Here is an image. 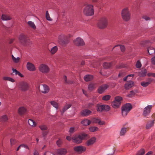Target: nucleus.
Returning <instances> with one entry per match:
<instances>
[{"mask_svg": "<svg viewBox=\"0 0 155 155\" xmlns=\"http://www.w3.org/2000/svg\"><path fill=\"white\" fill-rule=\"evenodd\" d=\"M89 138V137L87 134L83 133L80 135H76L72 138L73 142L78 144L81 143L83 140H87Z\"/></svg>", "mask_w": 155, "mask_h": 155, "instance_id": "obj_1", "label": "nucleus"}, {"mask_svg": "<svg viewBox=\"0 0 155 155\" xmlns=\"http://www.w3.org/2000/svg\"><path fill=\"white\" fill-rule=\"evenodd\" d=\"M58 41L62 46H65L68 43V38L67 35L63 34L59 35Z\"/></svg>", "mask_w": 155, "mask_h": 155, "instance_id": "obj_2", "label": "nucleus"}, {"mask_svg": "<svg viewBox=\"0 0 155 155\" xmlns=\"http://www.w3.org/2000/svg\"><path fill=\"white\" fill-rule=\"evenodd\" d=\"M132 108L131 105L130 103H127L122 107V113L123 116H126Z\"/></svg>", "mask_w": 155, "mask_h": 155, "instance_id": "obj_3", "label": "nucleus"}, {"mask_svg": "<svg viewBox=\"0 0 155 155\" xmlns=\"http://www.w3.org/2000/svg\"><path fill=\"white\" fill-rule=\"evenodd\" d=\"M121 15L123 19L125 21H128L130 19V14L127 8H124L122 10Z\"/></svg>", "mask_w": 155, "mask_h": 155, "instance_id": "obj_4", "label": "nucleus"}, {"mask_svg": "<svg viewBox=\"0 0 155 155\" xmlns=\"http://www.w3.org/2000/svg\"><path fill=\"white\" fill-rule=\"evenodd\" d=\"M92 5H89L86 6L84 10V14L87 16L93 15L94 14V10Z\"/></svg>", "mask_w": 155, "mask_h": 155, "instance_id": "obj_5", "label": "nucleus"}, {"mask_svg": "<svg viewBox=\"0 0 155 155\" xmlns=\"http://www.w3.org/2000/svg\"><path fill=\"white\" fill-rule=\"evenodd\" d=\"M108 24V20L106 18H103L99 21L97 25L101 29H104L106 28Z\"/></svg>", "mask_w": 155, "mask_h": 155, "instance_id": "obj_6", "label": "nucleus"}, {"mask_svg": "<svg viewBox=\"0 0 155 155\" xmlns=\"http://www.w3.org/2000/svg\"><path fill=\"white\" fill-rule=\"evenodd\" d=\"M122 100V98L120 97H116L115 98V100L112 103V107L115 108L119 107L120 105Z\"/></svg>", "mask_w": 155, "mask_h": 155, "instance_id": "obj_7", "label": "nucleus"}, {"mask_svg": "<svg viewBox=\"0 0 155 155\" xmlns=\"http://www.w3.org/2000/svg\"><path fill=\"white\" fill-rule=\"evenodd\" d=\"M19 39L20 42L24 45H28L30 43L27 36L23 34L20 35Z\"/></svg>", "mask_w": 155, "mask_h": 155, "instance_id": "obj_8", "label": "nucleus"}, {"mask_svg": "<svg viewBox=\"0 0 155 155\" xmlns=\"http://www.w3.org/2000/svg\"><path fill=\"white\" fill-rule=\"evenodd\" d=\"M38 68L39 71L43 73H47L49 71V68L48 66L44 64H40Z\"/></svg>", "mask_w": 155, "mask_h": 155, "instance_id": "obj_9", "label": "nucleus"}, {"mask_svg": "<svg viewBox=\"0 0 155 155\" xmlns=\"http://www.w3.org/2000/svg\"><path fill=\"white\" fill-rule=\"evenodd\" d=\"M97 110L99 112H102L104 110L109 111L110 109V107L107 105H98Z\"/></svg>", "mask_w": 155, "mask_h": 155, "instance_id": "obj_10", "label": "nucleus"}, {"mask_svg": "<svg viewBox=\"0 0 155 155\" xmlns=\"http://www.w3.org/2000/svg\"><path fill=\"white\" fill-rule=\"evenodd\" d=\"M38 89L40 91L44 93H47L49 91L48 87L45 84L40 85Z\"/></svg>", "mask_w": 155, "mask_h": 155, "instance_id": "obj_11", "label": "nucleus"}, {"mask_svg": "<svg viewBox=\"0 0 155 155\" xmlns=\"http://www.w3.org/2000/svg\"><path fill=\"white\" fill-rule=\"evenodd\" d=\"M19 87L22 91H27L28 90L29 88V86L27 83L23 81L20 83Z\"/></svg>", "mask_w": 155, "mask_h": 155, "instance_id": "obj_12", "label": "nucleus"}, {"mask_svg": "<svg viewBox=\"0 0 155 155\" xmlns=\"http://www.w3.org/2000/svg\"><path fill=\"white\" fill-rule=\"evenodd\" d=\"M152 106V105H149L145 107L143 110V115L145 117H147L149 115L150 111Z\"/></svg>", "mask_w": 155, "mask_h": 155, "instance_id": "obj_13", "label": "nucleus"}, {"mask_svg": "<svg viewBox=\"0 0 155 155\" xmlns=\"http://www.w3.org/2000/svg\"><path fill=\"white\" fill-rule=\"evenodd\" d=\"M74 44L77 46H82L84 45V42L82 39L80 38H78L74 41Z\"/></svg>", "mask_w": 155, "mask_h": 155, "instance_id": "obj_14", "label": "nucleus"}, {"mask_svg": "<svg viewBox=\"0 0 155 155\" xmlns=\"http://www.w3.org/2000/svg\"><path fill=\"white\" fill-rule=\"evenodd\" d=\"M129 128L127 126L124 125L121 128L120 135V136H123L125 135L127 132L129 130Z\"/></svg>", "mask_w": 155, "mask_h": 155, "instance_id": "obj_15", "label": "nucleus"}, {"mask_svg": "<svg viewBox=\"0 0 155 155\" xmlns=\"http://www.w3.org/2000/svg\"><path fill=\"white\" fill-rule=\"evenodd\" d=\"M74 149L75 151L79 153H82L86 150V148L82 146L75 147L74 148Z\"/></svg>", "mask_w": 155, "mask_h": 155, "instance_id": "obj_16", "label": "nucleus"}, {"mask_svg": "<svg viewBox=\"0 0 155 155\" xmlns=\"http://www.w3.org/2000/svg\"><path fill=\"white\" fill-rule=\"evenodd\" d=\"M109 87V86L106 84L102 85L99 87L97 91L99 94H102Z\"/></svg>", "mask_w": 155, "mask_h": 155, "instance_id": "obj_17", "label": "nucleus"}, {"mask_svg": "<svg viewBox=\"0 0 155 155\" xmlns=\"http://www.w3.org/2000/svg\"><path fill=\"white\" fill-rule=\"evenodd\" d=\"M96 138L95 137H93L86 142L85 143V145L87 146H91L96 142Z\"/></svg>", "mask_w": 155, "mask_h": 155, "instance_id": "obj_18", "label": "nucleus"}, {"mask_svg": "<svg viewBox=\"0 0 155 155\" xmlns=\"http://www.w3.org/2000/svg\"><path fill=\"white\" fill-rule=\"evenodd\" d=\"M92 122L93 123H97L100 125H103L105 124V122L101 121L100 119L97 118H93L91 120Z\"/></svg>", "mask_w": 155, "mask_h": 155, "instance_id": "obj_19", "label": "nucleus"}, {"mask_svg": "<svg viewBox=\"0 0 155 155\" xmlns=\"http://www.w3.org/2000/svg\"><path fill=\"white\" fill-rule=\"evenodd\" d=\"M67 153L66 149L64 148L58 149L57 151V153L58 155H65Z\"/></svg>", "mask_w": 155, "mask_h": 155, "instance_id": "obj_20", "label": "nucleus"}, {"mask_svg": "<svg viewBox=\"0 0 155 155\" xmlns=\"http://www.w3.org/2000/svg\"><path fill=\"white\" fill-rule=\"evenodd\" d=\"M92 113L91 111L88 109H85L81 111V115L83 116H87L90 115Z\"/></svg>", "mask_w": 155, "mask_h": 155, "instance_id": "obj_21", "label": "nucleus"}, {"mask_svg": "<svg viewBox=\"0 0 155 155\" xmlns=\"http://www.w3.org/2000/svg\"><path fill=\"white\" fill-rule=\"evenodd\" d=\"M27 67L28 70L30 71H34L35 70V68L34 65L30 62L27 63Z\"/></svg>", "mask_w": 155, "mask_h": 155, "instance_id": "obj_22", "label": "nucleus"}, {"mask_svg": "<svg viewBox=\"0 0 155 155\" xmlns=\"http://www.w3.org/2000/svg\"><path fill=\"white\" fill-rule=\"evenodd\" d=\"M134 82L132 81H129L127 82L124 85V88L126 90H128L133 85Z\"/></svg>", "mask_w": 155, "mask_h": 155, "instance_id": "obj_23", "label": "nucleus"}, {"mask_svg": "<svg viewBox=\"0 0 155 155\" xmlns=\"http://www.w3.org/2000/svg\"><path fill=\"white\" fill-rule=\"evenodd\" d=\"M26 111V109L23 107H20L18 110V114L21 115H23Z\"/></svg>", "mask_w": 155, "mask_h": 155, "instance_id": "obj_24", "label": "nucleus"}, {"mask_svg": "<svg viewBox=\"0 0 155 155\" xmlns=\"http://www.w3.org/2000/svg\"><path fill=\"white\" fill-rule=\"evenodd\" d=\"M155 120L149 121L147 123L146 128L147 129H149L152 127L154 124Z\"/></svg>", "mask_w": 155, "mask_h": 155, "instance_id": "obj_25", "label": "nucleus"}, {"mask_svg": "<svg viewBox=\"0 0 155 155\" xmlns=\"http://www.w3.org/2000/svg\"><path fill=\"white\" fill-rule=\"evenodd\" d=\"M93 76L91 75H87L85 76L84 77V80L86 81H88L93 79Z\"/></svg>", "mask_w": 155, "mask_h": 155, "instance_id": "obj_26", "label": "nucleus"}, {"mask_svg": "<svg viewBox=\"0 0 155 155\" xmlns=\"http://www.w3.org/2000/svg\"><path fill=\"white\" fill-rule=\"evenodd\" d=\"M148 52L149 54L151 55L155 53V50L154 48L152 47H150L147 49Z\"/></svg>", "mask_w": 155, "mask_h": 155, "instance_id": "obj_27", "label": "nucleus"}, {"mask_svg": "<svg viewBox=\"0 0 155 155\" xmlns=\"http://www.w3.org/2000/svg\"><path fill=\"white\" fill-rule=\"evenodd\" d=\"M91 121L87 119H85L81 122V123L84 126L89 125L91 123Z\"/></svg>", "mask_w": 155, "mask_h": 155, "instance_id": "obj_28", "label": "nucleus"}, {"mask_svg": "<svg viewBox=\"0 0 155 155\" xmlns=\"http://www.w3.org/2000/svg\"><path fill=\"white\" fill-rule=\"evenodd\" d=\"M71 106V104H68L64 106L63 108L62 111H61L62 114H63L65 111L70 108Z\"/></svg>", "mask_w": 155, "mask_h": 155, "instance_id": "obj_29", "label": "nucleus"}, {"mask_svg": "<svg viewBox=\"0 0 155 155\" xmlns=\"http://www.w3.org/2000/svg\"><path fill=\"white\" fill-rule=\"evenodd\" d=\"M2 19L3 20H8L11 19V18L8 15L3 14L1 17Z\"/></svg>", "mask_w": 155, "mask_h": 155, "instance_id": "obj_30", "label": "nucleus"}, {"mask_svg": "<svg viewBox=\"0 0 155 155\" xmlns=\"http://www.w3.org/2000/svg\"><path fill=\"white\" fill-rule=\"evenodd\" d=\"M3 79L5 81H8L12 82H15V80L12 78L8 77H4L3 78Z\"/></svg>", "mask_w": 155, "mask_h": 155, "instance_id": "obj_31", "label": "nucleus"}, {"mask_svg": "<svg viewBox=\"0 0 155 155\" xmlns=\"http://www.w3.org/2000/svg\"><path fill=\"white\" fill-rule=\"evenodd\" d=\"M28 124L31 126H35L36 125V123L32 119H29L28 121Z\"/></svg>", "mask_w": 155, "mask_h": 155, "instance_id": "obj_32", "label": "nucleus"}, {"mask_svg": "<svg viewBox=\"0 0 155 155\" xmlns=\"http://www.w3.org/2000/svg\"><path fill=\"white\" fill-rule=\"evenodd\" d=\"M58 49V47L57 46H55L51 48L50 52L52 54H54L57 51Z\"/></svg>", "mask_w": 155, "mask_h": 155, "instance_id": "obj_33", "label": "nucleus"}, {"mask_svg": "<svg viewBox=\"0 0 155 155\" xmlns=\"http://www.w3.org/2000/svg\"><path fill=\"white\" fill-rule=\"evenodd\" d=\"M145 153V150L141 149L138 151L136 155H143Z\"/></svg>", "mask_w": 155, "mask_h": 155, "instance_id": "obj_34", "label": "nucleus"}, {"mask_svg": "<svg viewBox=\"0 0 155 155\" xmlns=\"http://www.w3.org/2000/svg\"><path fill=\"white\" fill-rule=\"evenodd\" d=\"M111 66V63H108L107 62L104 63L103 64V67L104 68H107L110 67Z\"/></svg>", "mask_w": 155, "mask_h": 155, "instance_id": "obj_35", "label": "nucleus"}, {"mask_svg": "<svg viewBox=\"0 0 155 155\" xmlns=\"http://www.w3.org/2000/svg\"><path fill=\"white\" fill-rule=\"evenodd\" d=\"M39 128L42 130H46L48 129V127L47 126L45 125L42 124L39 126Z\"/></svg>", "mask_w": 155, "mask_h": 155, "instance_id": "obj_36", "label": "nucleus"}, {"mask_svg": "<svg viewBox=\"0 0 155 155\" xmlns=\"http://www.w3.org/2000/svg\"><path fill=\"white\" fill-rule=\"evenodd\" d=\"M12 71L13 72L15 73V75H18V76H20L21 77H23V75L21 74L20 72L18 71L16 69L13 68Z\"/></svg>", "mask_w": 155, "mask_h": 155, "instance_id": "obj_37", "label": "nucleus"}, {"mask_svg": "<svg viewBox=\"0 0 155 155\" xmlns=\"http://www.w3.org/2000/svg\"><path fill=\"white\" fill-rule=\"evenodd\" d=\"M51 104L54 107L57 109L58 108V104L56 102L54 101H51Z\"/></svg>", "mask_w": 155, "mask_h": 155, "instance_id": "obj_38", "label": "nucleus"}, {"mask_svg": "<svg viewBox=\"0 0 155 155\" xmlns=\"http://www.w3.org/2000/svg\"><path fill=\"white\" fill-rule=\"evenodd\" d=\"M28 24L33 29H35L36 28V26L33 22L30 21H28Z\"/></svg>", "mask_w": 155, "mask_h": 155, "instance_id": "obj_39", "label": "nucleus"}, {"mask_svg": "<svg viewBox=\"0 0 155 155\" xmlns=\"http://www.w3.org/2000/svg\"><path fill=\"white\" fill-rule=\"evenodd\" d=\"M98 128L96 127H92L89 128V130L90 131L94 132L98 130Z\"/></svg>", "mask_w": 155, "mask_h": 155, "instance_id": "obj_40", "label": "nucleus"}, {"mask_svg": "<svg viewBox=\"0 0 155 155\" xmlns=\"http://www.w3.org/2000/svg\"><path fill=\"white\" fill-rule=\"evenodd\" d=\"M137 91H130V93L128 95V97H132L134 96L136 93H137Z\"/></svg>", "mask_w": 155, "mask_h": 155, "instance_id": "obj_41", "label": "nucleus"}, {"mask_svg": "<svg viewBox=\"0 0 155 155\" xmlns=\"http://www.w3.org/2000/svg\"><path fill=\"white\" fill-rule=\"evenodd\" d=\"M1 120L2 121L4 122H6L8 120V117L6 115H3L1 118Z\"/></svg>", "mask_w": 155, "mask_h": 155, "instance_id": "obj_42", "label": "nucleus"}, {"mask_svg": "<svg viewBox=\"0 0 155 155\" xmlns=\"http://www.w3.org/2000/svg\"><path fill=\"white\" fill-rule=\"evenodd\" d=\"M12 58L13 61L15 63H18L19 61L20 58L17 57V58H15V57L13 55H12Z\"/></svg>", "mask_w": 155, "mask_h": 155, "instance_id": "obj_43", "label": "nucleus"}, {"mask_svg": "<svg viewBox=\"0 0 155 155\" xmlns=\"http://www.w3.org/2000/svg\"><path fill=\"white\" fill-rule=\"evenodd\" d=\"M88 88L89 90L91 91L94 88V84L91 83L88 86Z\"/></svg>", "mask_w": 155, "mask_h": 155, "instance_id": "obj_44", "label": "nucleus"}, {"mask_svg": "<svg viewBox=\"0 0 155 155\" xmlns=\"http://www.w3.org/2000/svg\"><path fill=\"white\" fill-rule=\"evenodd\" d=\"M111 97V96L108 95L104 96L102 97V100L104 101H108L109 100Z\"/></svg>", "mask_w": 155, "mask_h": 155, "instance_id": "obj_45", "label": "nucleus"}, {"mask_svg": "<svg viewBox=\"0 0 155 155\" xmlns=\"http://www.w3.org/2000/svg\"><path fill=\"white\" fill-rule=\"evenodd\" d=\"M46 18L47 20H51V19L49 16V15L48 11H47L46 12Z\"/></svg>", "mask_w": 155, "mask_h": 155, "instance_id": "obj_46", "label": "nucleus"}, {"mask_svg": "<svg viewBox=\"0 0 155 155\" xmlns=\"http://www.w3.org/2000/svg\"><path fill=\"white\" fill-rule=\"evenodd\" d=\"M136 66L137 68H140L141 67V63L138 60L137 61Z\"/></svg>", "mask_w": 155, "mask_h": 155, "instance_id": "obj_47", "label": "nucleus"}, {"mask_svg": "<svg viewBox=\"0 0 155 155\" xmlns=\"http://www.w3.org/2000/svg\"><path fill=\"white\" fill-rule=\"evenodd\" d=\"M154 79L151 78H149L146 80V82H147L148 84H150L153 81Z\"/></svg>", "mask_w": 155, "mask_h": 155, "instance_id": "obj_48", "label": "nucleus"}, {"mask_svg": "<svg viewBox=\"0 0 155 155\" xmlns=\"http://www.w3.org/2000/svg\"><path fill=\"white\" fill-rule=\"evenodd\" d=\"M141 84L142 86L144 87H147L148 85V84L146 81L141 82Z\"/></svg>", "mask_w": 155, "mask_h": 155, "instance_id": "obj_49", "label": "nucleus"}, {"mask_svg": "<svg viewBox=\"0 0 155 155\" xmlns=\"http://www.w3.org/2000/svg\"><path fill=\"white\" fill-rule=\"evenodd\" d=\"M16 142V140L14 139L11 138L10 139V143H11V146H12V145H14L15 143Z\"/></svg>", "mask_w": 155, "mask_h": 155, "instance_id": "obj_50", "label": "nucleus"}, {"mask_svg": "<svg viewBox=\"0 0 155 155\" xmlns=\"http://www.w3.org/2000/svg\"><path fill=\"white\" fill-rule=\"evenodd\" d=\"M147 73V70L146 69H144L141 71V75L142 76H144L146 75Z\"/></svg>", "mask_w": 155, "mask_h": 155, "instance_id": "obj_51", "label": "nucleus"}, {"mask_svg": "<svg viewBox=\"0 0 155 155\" xmlns=\"http://www.w3.org/2000/svg\"><path fill=\"white\" fill-rule=\"evenodd\" d=\"M62 143V140L60 139H59V140L57 141L56 142V143L57 145L59 146L60 147Z\"/></svg>", "mask_w": 155, "mask_h": 155, "instance_id": "obj_52", "label": "nucleus"}, {"mask_svg": "<svg viewBox=\"0 0 155 155\" xmlns=\"http://www.w3.org/2000/svg\"><path fill=\"white\" fill-rule=\"evenodd\" d=\"M75 131L74 127H71L70 129L69 132L70 134H72Z\"/></svg>", "mask_w": 155, "mask_h": 155, "instance_id": "obj_53", "label": "nucleus"}, {"mask_svg": "<svg viewBox=\"0 0 155 155\" xmlns=\"http://www.w3.org/2000/svg\"><path fill=\"white\" fill-rule=\"evenodd\" d=\"M149 42H150V41L149 40H147L146 41H143V42H142L141 43V44L142 45L144 46V45H146L147 43H149Z\"/></svg>", "mask_w": 155, "mask_h": 155, "instance_id": "obj_54", "label": "nucleus"}, {"mask_svg": "<svg viewBox=\"0 0 155 155\" xmlns=\"http://www.w3.org/2000/svg\"><path fill=\"white\" fill-rule=\"evenodd\" d=\"M143 18L146 21H148L150 19V18L147 15H144Z\"/></svg>", "mask_w": 155, "mask_h": 155, "instance_id": "obj_55", "label": "nucleus"}, {"mask_svg": "<svg viewBox=\"0 0 155 155\" xmlns=\"http://www.w3.org/2000/svg\"><path fill=\"white\" fill-rule=\"evenodd\" d=\"M48 131L47 130H45L42 132V135L43 137H45L48 134Z\"/></svg>", "mask_w": 155, "mask_h": 155, "instance_id": "obj_56", "label": "nucleus"}, {"mask_svg": "<svg viewBox=\"0 0 155 155\" xmlns=\"http://www.w3.org/2000/svg\"><path fill=\"white\" fill-rule=\"evenodd\" d=\"M147 75L148 76H153L155 77V73H149L147 74Z\"/></svg>", "mask_w": 155, "mask_h": 155, "instance_id": "obj_57", "label": "nucleus"}, {"mask_svg": "<svg viewBox=\"0 0 155 155\" xmlns=\"http://www.w3.org/2000/svg\"><path fill=\"white\" fill-rule=\"evenodd\" d=\"M119 46H120L121 51L122 52L124 51L125 50L124 46L123 45H119Z\"/></svg>", "mask_w": 155, "mask_h": 155, "instance_id": "obj_58", "label": "nucleus"}, {"mask_svg": "<svg viewBox=\"0 0 155 155\" xmlns=\"http://www.w3.org/2000/svg\"><path fill=\"white\" fill-rule=\"evenodd\" d=\"M20 147H24L26 148H27V149H29V148L28 147L27 145H25L24 144H22L20 145Z\"/></svg>", "mask_w": 155, "mask_h": 155, "instance_id": "obj_59", "label": "nucleus"}, {"mask_svg": "<svg viewBox=\"0 0 155 155\" xmlns=\"http://www.w3.org/2000/svg\"><path fill=\"white\" fill-rule=\"evenodd\" d=\"M151 61L152 64L155 65V56L151 59Z\"/></svg>", "mask_w": 155, "mask_h": 155, "instance_id": "obj_60", "label": "nucleus"}, {"mask_svg": "<svg viewBox=\"0 0 155 155\" xmlns=\"http://www.w3.org/2000/svg\"><path fill=\"white\" fill-rule=\"evenodd\" d=\"M44 155H55L54 154L48 152H46L45 153Z\"/></svg>", "mask_w": 155, "mask_h": 155, "instance_id": "obj_61", "label": "nucleus"}, {"mask_svg": "<svg viewBox=\"0 0 155 155\" xmlns=\"http://www.w3.org/2000/svg\"><path fill=\"white\" fill-rule=\"evenodd\" d=\"M33 155H39L38 152L36 150H35L34 151Z\"/></svg>", "mask_w": 155, "mask_h": 155, "instance_id": "obj_62", "label": "nucleus"}, {"mask_svg": "<svg viewBox=\"0 0 155 155\" xmlns=\"http://www.w3.org/2000/svg\"><path fill=\"white\" fill-rule=\"evenodd\" d=\"M64 83H69V82H67V78L66 76L64 75Z\"/></svg>", "mask_w": 155, "mask_h": 155, "instance_id": "obj_63", "label": "nucleus"}, {"mask_svg": "<svg viewBox=\"0 0 155 155\" xmlns=\"http://www.w3.org/2000/svg\"><path fill=\"white\" fill-rule=\"evenodd\" d=\"M152 153V152L151 151H150L148 152L146 155H151Z\"/></svg>", "mask_w": 155, "mask_h": 155, "instance_id": "obj_64", "label": "nucleus"}]
</instances>
